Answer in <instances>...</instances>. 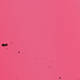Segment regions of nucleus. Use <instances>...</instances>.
Segmentation results:
<instances>
[{
  "mask_svg": "<svg viewBox=\"0 0 80 80\" xmlns=\"http://www.w3.org/2000/svg\"><path fill=\"white\" fill-rule=\"evenodd\" d=\"M5 46H8V44H6L5 45Z\"/></svg>",
  "mask_w": 80,
  "mask_h": 80,
  "instance_id": "2",
  "label": "nucleus"
},
{
  "mask_svg": "<svg viewBox=\"0 0 80 80\" xmlns=\"http://www.w3.org/2000/svg\"><path fill=\"white\" fill-rule=\"evenodd\" d=\"M18 53H20V52H18Z\"/></svg>",
  "mask_w": 80,
  "mask_h": 80,
  "instance_id": "4",
  "label": "nucleus"
},
{
  "mask_svg": "<svg viewBox=\"0 0 80 80\" xmlns=\"http://www.w3.org/2000/svg\"><path fill=\"white\" fill-rule=\"evenodd\" d=\"M59 78L60 79V77H59Z\"/></svg>",
  "mask_w": 80,
  "mask_h": 80,
  "instance_id": "3",
  "label": "nucleus"
},
{
  "mask_svg": "<svg viewBox=\"0 0 80 80\" xmlns=\"http://www.w3.org/2000/svg\"><path fill=\"white\" fill-rule=\"evenodd\" d=\"M2 47H5V45L4 44H2Z\"/></svg>",
  "mask_w": 80,
  "mask_h": 80,
  "instance_id": "1",
  "label": "nucleus"
}]
</instances>
